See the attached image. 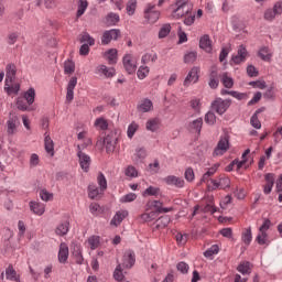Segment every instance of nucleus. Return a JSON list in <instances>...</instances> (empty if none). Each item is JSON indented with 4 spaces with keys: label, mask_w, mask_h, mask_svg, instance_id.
Wrapping results in <instances>:
<instances>
[{
    "label": "nucleus",
    "mask_w": 282,
    "mask_h": 282,
    "mask_svg": "<svg viewBox=\"0 0 282 282\" xmlns=\"http://www.w3.org/2000/svg\"><path fill=\"white\" fill-rule=\"evenodd\" d=\"M175 6L176 9L172 12L173 19H182V17H186V14L193 12V3H191V0H178Z\"/></svg>",
    "instance_id": "nucleus-1"
},
{
    "label": "nucleus",
    "mask_w": 282,
    "mask_h": 282,
    "mask_svg": "<svg viewBox=\"0 0 282 282\" xmlns=\"http://www.w3.org/2000/svg\"><path fill=\"white\" fill-rule=\"evenodd\" d=\"M229 149H230V137H228V134H225L220 137L216 148L214 149L213 156L219 158L221 155H225Z\"/></svg>",
    "instance_id": "nucleus-2"
},
{
    "label": "nucleus",
    "mask_w": 282,
    "mask_h": 282,
    "mask_svg": "<svg viewBox=\"0 0 282 282\" xmlns=\"http://www.w3.org/2000/svg\"><path fill=\"white\" fill-rule=\"evenodd\" d=\"M85 147L87 145L82 144L77 147V158L79 160L80 169L84 171V173H89V167L91 166V158L83 152Z\"/></svg>",
    "instance_id": "nucleus-3"
},
{
    "label": "nucleus",
    "mask_w": 282,
    "mask_h": 282,
    "mask_svg": "<svg viewBox=\"0 0 282 282\" xmlns=\"http://www.w3.org/2000/svg\"><path fill=\"white\" fill-rule=\"evenodd\" d=\"M230 105H232V101L230 99H221L217 98L213 104H212V109L218 113V116H224L225 111H228L230 108Z\"/></svg>",
    "instance_id": "nucleus-4"
},
{
    "label": "nucleus",
    "mask_w": 282,
    "mask_h": 282,
    "mask_svg": "<svg viewBox=\"0 0 282 282\" xmlns=\"http://www.w3.org/2000/svg\"><path fill=\"white\" fill-rule=\"evenodd\" d=\"M199 66L192 67L183 82L184 87H191V85H195V83L199 80Z\"/></svg>",
    "instance_id": "nucleus-5"
},
{
    "label": "nucleus",
    "mask_w": 282,
    "mask_h": 282,
    "mask_svg": "<svg viewBox=\"0 0 282 282\" xmlns=\"http://www.w3.org/2000/svg\"><path fill=\"white\" fill-rule=\"evenodd\" d=\"M247 58H248V50H246V46L242 44L238 47L237 54L232 55L230 65H241V63H246Z\"/></svg>",
    "instance_id": "nucleus-6"
},
{
    "label": "nucleus",
    "mask_w": 282,
    "mask_h": 282,
    "mask_svg": "<svg viewBox=\"0 0 282 282\" xmlns=\"http://www.w3.org/2000/svg\"><path fill=\"white\" fill-rule=\"evenodd\" d=\"M123 67L128 74H135V69H138V62L135 57L131 54H126L123 56Z\"/></svg>",
    "instance_id": "nucleus-7"
},
{
    "label": "nucleus",
    "mask_w": 282,
    "mask_h": 282,
    "mask_svg": "<svg viewBox=\"0 0 282 282\" xmlns=\"http://www.w3.org/2000/svg\"><path fill=\"white\" fill-rule=\"evenodd\" d=\"M133 265H135V252L128 249L123 253L121 267L126 268V270H131Z\"/></svg>",
    "instance_id": "nucleus-8"
},
{
    "label": "nucleus",
    "mask_w": 282,
    "mask_h": 282,
    "mask_svg": "<svg viewBox=\"0 0 282 282\" xmlns=\"http://www.w3.org/2000/svg\"><path fill=\"white\" fill-rule=\"evenodd\" d=\"M144 19H147L149 23H158L160 20V12L155 9V4H148L144 10Z\"/></svg>",
    "instance_id": "nucleus-9"
},
{
    "label": "nucleus",
    "mask_w": 282,
    "mask_h": 282,
    "mask_svg": "<svg viewBox=\"0 0 282 282\" xmlns=\"http://www.w3.org/2000/svg\"><path fill=\"white\" fill-rule=\"evenodd\" d=\"M147 210H152V213H171L173 207H162L160 200H149L147 204Z\"/></svg>",
    "instance_id": "nucleus-10"
},
{
    "label": "nucleus",
    "mask_w": 282,
    "mask_h": 282,
    "mask_svg": "<svg viewBox=\"0 0 282 282\" xmlns=\"http://www.w3.org/2000/svg\"><path fill=\"white\" fill-rule=\"evenodd\" d=\"M119 36H120V30L118 29L106 31L101 36V43L102 45H109L111 41H118Z\"/></svg>",
    "instance_id": "nucleus-11"
},
{
    "label": "nucleus",
    "mask_w": 282,
    "mask_h": 282,
    "mask_svg": "<svg viewBox=\"0 0 282 282\" xmlns=\"http://www.w3.org/2000/svg\"><path fill=\"white\" fill-rule=\"evenodd\" d=\"M127 217H129V210L127 209L118 210L112 217V219L110 220V226H115V228H118V226H120V224H122V221H124Z\"/></svg>",
    "instance_id": "nucleus-12"
},
{
    "label": "nucleus",
    "mask_w": 282,
    "mask_h": 282,
    "mask_svg": "<svg viewBox=\"0 0 282 282\" xmlns=\"http://www.w3.org/2000/svg\"><path fill=\"white\" fill-rule=\"evenodd\" d=\"M213 189L220 188L221 191H226V188H230V178L228 176H220L217 180H212Z\"/></svg>",
    "instance_id": "nucleus-13"
},
{
    "label": "nucleus",
    "mask_w": 282,
    "mask_h": 282,
    "mask_svg": "<svg viewBox=\"0 0 282 282\" xmlns=\"http://www.w3.org/2000/svg\"><path fill=\"white\" fill-rule=\"evenodd\" d=\"M165 184H167V186H175V188H184V185L186 184V182L184 181V178L175 176V175H169L164 178Z\"/></svg>",
    "instance_id": "nucleus-14"
},
{
    "label": "nucleus",
    "mask_w": 282,
    "mask_h": 282,
    "mask_svg": "<svg viewBox=\"0 0 282 282\" xmlns=\"http://www.w3.org/2000/svg\"><path fill=\"white\" fill-rule=\"evenodd\" d=\"M116 144H118V138L113 134H108L104 139V145L106 147L107 153H113L116 151Z\"/></svg>",
    "instance_id": "nucleus-15"
},
{
    "label": "nucleus",
    "mask_w": 282,
    "mask_h": 282,
    "mask_svg": "<svg viewBox=\"0 0 282 282\" xmlns=\"http://www.w3.org/2000/svg\"><path fill=\"white\" fill-rule=\"evenodd\" d=\"M21 90V84L14 83V80H4V91L8 96H12V94L17 95Z\"/></svg>",
    "instance_id": "nucleus-16"
},
{
    "label": "nucleus",
    "mask_w": 282,
    "mask_h": 282,
    "mask_svg": "<svg viewBox=\"0 0 282 282\" xmlns=\"http://www.w3.org/2000/svg\"><path fill=\"white\" fill-rule=\"evenodd\" d=\"M76 85H78V78L72 77L66 88V100L68 102H72V100H74V89H76Z\"/></svg>",
    "instance_id": "nucleus-17"
},
{
    "label": "nucleus",
    "mask_w": 282,
    "mask_h": 282,
    "mask_svg": "<svg viewBox=\"0 0 282 282\" xmlns=\"http://www.w3.org/2000/svg\"><path fill=\"white\" fill-rule=\"evenodd\" d=\"M17 127H19V117L10 115L7 121V131L9 135H14L17 133Z\"/></svg>",
    "instance_id": "nucleus-18"
},
{
    "label": "nucleus",
    "mask_w": 282,
    "mask_h": 282,
    "mask_svg": "<svg viewBox=\"0 0 282 282\" xmlns=\"http://www.w3.org/2000/svg\"><path fill=\"white\" fill-rule=\"evenodd\" d=\"M274 174L268 173L264 175L265 184L263 186L264 195H270L272 193V188L274 187Z\"/></svg>",
    "instance_id": "nucleus-19"
},
{
    "label": "nucleus",
    "mask_w": 282,
    "mask_h": 282,
    "mask_svg": "<svg viewBox=\"0 0 282 282\" xmlns=\"http://www.w3.org/2000/svg\"><path fill=\"white\" fill-rule=\"evenodd\" d=\"M104 58L108 61L109 65H116L118 63V50L110 48L104 53Z\"/></svg>",
    "instance_id": "nucleus-20"
},
{
    "label": "nucleus",
    "mask_w": 282,
    "mask_h": 282,
    "mask_svg": "<svg viewBox=\"0 0 282 282\" xmlns=\"http://www.w3.org/2000/svg\"><path fill=\"white\" fill-rule=\"evenodd\" d=\"M258 55L261 61L270 63V61H272V56H274V52H272L270 47L263 46L259 50Z\"/></svg>",
    "instance_id": "nucleus-21"
},
{
    "label": "nucleus",
    "mask_w": 282,
    "mask_h": 282,
    "mask_svg": "<svg viewBox=\"0 0 282 282\" xmlns=\"http://www.w3.org/2000/svg\"><path fill=\"white\" fill-rule=\"evenodd\" d=\"M138 111L140 113H149V111H153V101H151V99H142L138 105Z\"/></svg>",
    "instance_id": "nucleus-22"
},
{
    "label": "nucleus",
    "mask_w": 282,
    "mask_h": 282,
    "mask_svg": "<svg viewBox=\"0 0 282 282\" xmlns=\"http://www.w3.org/2000/svg\"><path fill=\"white\" fill-rule=\"evenodd\" d=\"M199 47L200 50H204L207 52V54H210L213 52V42L210 41L209 35H203L199 40Z\"/></svg>",
    "instance_id": "nucleus-23"
},
{
    "label": "nucleus",
    "mask_w": 282,
    "mask_h": 282,
    "mask_svg": "<svg viewBox=\"0 0 282 282\" xmlns=\"http://www.w3.org/2000/svg\"><path fill=\"white\" fill-rule=\"evenodd\" d=\"M105 191L101 187L96 186L95 184H90L88 186V197L90 199H99L102 196Z\"/></svg>",
    "instance_id": "nucleus-24"
},
{
    "label": "nucleus",
    "mask_w": 282,
    "mask_h": 282,
    "mask_svg": "<svg viewBox=\"0 0 282 282\" xmlns=\"http://www.w3.org/2000/svg\"><path fill=\"white\" fill-rule=\"evenodd\" d=\"M17 78V64L14 63H9L6 65V79L7 82L9 80H15Z\"/></svg>",
    "instance_id": "nucleus-25"
},
{
    "label": "nucleus",
    "mask_w": 282,
    "mask_h": 282,
    "mask_svg": "<svg viewBox=\"0 0 282 282\" xmlns=\"http://www.w3.org/2000/svg\"><path fill=\"white\" fill-rule=\"evenodd\" d=\"M30 210H32L34 215L41 217V215H44L45 213V205L43 203L32 200L30 202Z\"/></svg>",
    "instance_id": "nucleus-26"
},
{
    "label": "nucleus",
    "mask_w": 282,
    "mask_h": 282,
    "mask_svg": "<svg viewBox=\"0 0 282 282\" xmlns=\"http://www.w3.org/2000/svg\"><path fill=\"white\" fill-rule=\"evenodd\" d=\"M44 137L45 151L51 158H54V140H52V137L47 132H45Z\"/></svg>",
    "instance_id": "nucleus-27"
},
{
    "label": "nucleus",
    "mask_w": 282,
    "mask_h": 282,
    "mask_svg": "<svg viewBox=\"0 0 282 282\" xmlns=\"http://www.w3.org/2000/svg\"><path fill=\"white\" fill-rule=\"evenodd\" d=\"M97 74H104L106 78H113L116 76V68H109L106 65H99L97 68Z\"/></svg>",
    "instance_id": "nucleus-28"
},
{
    "label": "nucleus",
    "mask_w": 282,
    "mask_h": 282,
    "mask_svg": "<svg viewBox=\"0 0 282 282\" xmlns=\"http://www.w3.org/2000/svg\"><path fill=\"white\" fill-rule=\"evenodd\" d=\"M68 257H69V248L65 243H62L59 246V251H58L59 263H65Z\"/></svg>",
    "instance_id": "nucleus-29"
},
{
    "label": "nucleus",
    "mask_w": 282,
    "mask_h": 282,
    "mask_svg": "<svg viewBox=\"0 0 282 282\" xmlns=\"http://www.w3.org/2000/svg\"><path fill=\"white\" fill-rule=\"evenodd\" d=\"M67 232H69V221L61 223L55 229V235H58V237H65Z\"/></svg>",
    "instance_id": "nucleus-30"
},
{
    "label": "nucleus",
    "mask_w": 282,
    "mask_h": 282,
    "mask_svg": "<svg viewBox=\"0 0 282 282\" xmlns=\"http://www.w3.org/2000/svg\"><path fill=\"white\" fill-rule=\"evenodd\" d=\"M169 224H171V217L165 215V216L160 217L154 223V226H155L156 230H162L163 228H166V226H169Z\"/></svg>",
    "instance_id": "nucleus-31"
},
{
    "label": "nucleus",
    "mask_w": 282,
    "mask_h": 282,
    "mask_svg": "<svg viewBox=\"0 0 282 282\" xmlns=\"http://www.w3.org/2000/svg\"><path fill=\"white\" fill-rule=\"evenodd\" d=\"M238 272L240 274H251L252 273V264L249 261L240 262L237 267Z\"/></svg>",
    "instance_id": "nucleus-32"
},
{
    "label": "nucleus",
    "mask_w": 282,
    "mask_h": 282,
    "mask_svg": "<svg viewBox=\"0 0 282 282\" xmlns=\"http://www.w3.org/2000/svg\"><path fill=\"white\" fill-rule=\"evenodd\" d=\"M208 85L212 89H217V87H219V75L217 70L210 72Z\"/></svg>",
    "instance_id": "nucleus-33"
},
{
    "label": "nucleus",
    "mask_w": 282,
    "mask_h": 282,
    "mask_svg": "<svg viewBox=\"0 0 282 282\" xmlns=\"http://www.w3.org/2000/svg\"><path fill=\"white\" fill-rule=\"evenodd\" d=\"M147 158V150L144 148H139L135 150L132 155V160L138 164V162H142Z\"/></svg>",
    "instance_id": "nucleus-34"
},
{
    "label": "nucleus",
    "mask_w": 282,
    "mask_h": 282,
    "mask_svg": "<svg viewBox=\"0 0 282 282\" xmlns=\"http://www.w3.org/2000/svg\"><path fill=\"white\" fill-rule=\"evenodd\" d=\"M219 170V163L214 164L212 167L207 170V172L203 175L200 182H208V178L213 177L215 173Z\"/></svg>",
    "instance_id": "nucleus-35"
},
{
    "label": "nucleus",
    "mask_w": 282,
    "mask_h": 282,
    "mask_svg": "<svg viewBox=\"0 0 282 282\" xmlns=\"http://www.w3.org/2000/svg\"><path fill=\"white\" fill-rule=\"evenodd\" d=\"M95 127L101 131H107L109 129V121L102 117H99L95 120Z\"/></svg>",
    "instance_id": "nucleus-36"
},
{
    "label": "nucleus",
    "mask_w": 282,
    "mask_h": 282,
    "mask_svg": "<svg viewBox=\"0 0 282 282\" xmlns=\"http://www.w3.org/2000/svg\"><path fill=\"white\" fill-rule=\"evenodd\" d=\"M126 268L122 264H118L113 272V279L118 282L124 281V273L122 272Z\"/></svg>",
    "instance_id": "nucleus-37"
},
{
    "label": "nucleus",
    "mask_w": 282,
    "mask_h": 282,
    "mask_svg": "<svg viewBox=\"0 0 282 282\" xmlns=\"http://www.w3.org/2000/svg\"><path fill=\"white\" fill-rule=\"evenodd\" d=\"M241 241H243L245 246H249L252 242V229L250 227L242 231Z\"/></svg>",
    "instance_id": "nucleus-38"
},
{
    "label": "nucleus",
    "mask_w": 282,
    "mask_h": 282,
    "mask_svg": "<svg viewBox=\"0 0 282 282\" xmlns=\"http://www.w3.org/2000/svg\"><path fill=\"white\" fill-rule=\"evenodd\" d=\"M6 276L8 281H19V274H17V271L14 270V267L9 265L6 269Z\"/></svg>",
    "instance_id": "nucleus-39"
},
{
    "label": "nucleus",
    "mask_w": 282,
    "mask_h": 282,
    "mask_svg": "<svg viewBox=\"0 0 282 282\" xmlns=\"http://www.w3.org/2000/svg\"><path fill=\"white\" fill-rule=\"evenodd\" d=\"M159 128H160V119L158 118L150 119L145 124V129L148 131H158Z\"/></svg>",
    "instance_id": "nucleus-40"
},
{
    "label": "nucleus",
    "mask_w": 282,
    "mask_h": 282,
    "mask_svg": "<svg viewBox=\"0 0 282 282\" xmlns=\"http://www.w3.org/2000/svg\"><path fill=\"white\" fill-rule=\"evenodd\" d=\"M256 240L260 246H268V243H270V239H268V232L261 230H259Z\"/></svg>",
    "instance_id": "nucleus-41"
},
{
    "label": "nucleus",
    "mask_w": 282,
    "mask_h": 282,
    "mask_svg": "<svg viewBox=\"0 0 282 282\" xmlns=\"http://www.w3.org/2000/svg\"><path fill=\"white\" fill-rule=\"evenodd\" d=\"M24 100H26L28 105H34V98H36V91L34 88H30L24 93Z\"/></svg>",
    "instance_id": "nucleus-42"
},
{
    "label": "nucleus",
    "mask_w": 282,
    "mask_h": 282,
    "mask_svg": "<svg viewBox=\"0 0 282 282\" xmlns=\"http://www.w3.org/2000/svg\"><path fill=\"white\" fill-rule=\"evenodd\" d=\"M144 197H158L160 195V188L155 186H149L142 194Z\"/></svg>",
    "instance_id": "nucleus-43"
},
{
    "label": "nucleus",
    "mask_w": 282,
    "mask_h": 282,
    "mask_svg": "<svg viewBox=\"0 0 282 282\" xmlns=\"http://www.w3.org/2000/svg\"><path fill=\"white\" fill-rule=\"evenodd\" d=\"M137 8H138V1L129 0L126 7L127 14H129V17H133V14H135Z\"/></svg>",
    "instance_id": "nucleus-44"
},
{
    "label": "nucleus",
    "mask_w": 282,
    "mask_h": 282,
    "mask_svg": "<svg viewBox=\"0 0 282 282\" xmlns=\"http://www.w3.org/2000/svg\"><path fill=\"white\" fill-rule=\"evenodd\" d=\"M138 199V195L135 193H129L120 197V204H131V202H135Z\"/></svg>",
    "instance_id": "nucleus-45"
},
{
    "label": "nucleus",
    "mask_w": 282,
    "mask_h": 282,
    "mask_svg": "<svg viewBox=\"0 0 282 282\" xmlns=\"http://www.w3.org/2000/svg\"><path fill=\"white\" fill-rule=\"evenodd\" d=\"M64 72L69 75L74 74L76 72V64L72 59H67L64 63Z\"/></svg>",
    "instance_id": "nucleus-46"
},
{
    "label": "nucleus",
    "mask_w": 282,
    "mask_h": 282,
    "mask_svg": "<svg viewBox=\"0 0 282 282\" xmlns=\"http://www.w3.org/2000/svg\"><path fill=\"white\" fill-rule=\"evenodd\" d=\"M197 61V52L193 51L184 55V63L186 65H193Z\"/></svg>",
    "instance_id": "nucleus-47"
},
{
    "label": "nucleus",
    "mask_w": 282,
    "mask_h": 282,
    "mask_svg": "<svg viewBox=\"0 0 282 282\" xmlns=\"http://www.w3.org/2000/svg\"><path fill=\"white\" fill-rule=\"evenodd\" d=\"M88 248H90V250H96V248H98V246H100V237L98 236H91L90 238H88Z\"/></svg>",
    "instance_id": "nucleus-48"
},
{
    "label": "nucleus",
    "mask_w": 282,
    "mask_h": 282,
    "mask_svg": "<svg viewBox=\"0 0 282 282\" xmlns=\"http://www.w3.org/2000/svg\"><path fill=\"white\" fill-rule=\"evenodd\" d=\"M214 254H219V245H213L204 252V257H206V259H212Z\"/></svg>",
    "instance_id": "nucleus-49"
},
{
    "label": "nucleus",
    "mask_w": 282,
    "mask_h": 282,
    "mask_svg": "<svg viewBox=\"0 0 282 282\" xmlns=\"http://www.w3.org/2000/svg\"><path fill=\"white\" fill-rule=\"evenodd\" d=\"M158 61V54L155 53H147L142 56L141 63L147 65V63H155Z\"/></svg>",
    "instance_id": "nucleus-50"
},
{
    "label": "nucleus",
    "mask_w": 282,
    "mask_h": 282,
    "mask_svg": "<svg viewBox=\"0 0 282 282\" xmlns=\"http://www.w3.org/2000/svg\"><path fill=\"white\" fill-rule=\"evenodd\" d=\"M276 14L272 8H269L264 11L263 19L264 21H268L269 23H272L276 19Z\"/></svg>",
    "instance_id": "nucleus-51"
},
{
    "label": "nucleus",
    "mask_w": 282,
    "mask_h": 282,
    "mask_svg": "<svg viewBox=\"0 0 282 282\" xmlns=\"http://www.w3.org/2000/svg\"><path fill=\"white\" fill-rule=\"evenodd\" d=\"M203 124H204V119L198 118L189 124V129H192L193 131H196V133H199V131H202Z\"/></svg>",
    "instance_id": "nucleus-52"
},
{
    "label": "nucleus",
    "mask_w": 282,
    "mask_h": 282,
    "mask_svg": "<svg viewBox=\"0 0 282 282\" xmlns=\"http://www.w3.org/2000/svg\"><path fill=\"white\" fill-rule=\"evenodd\" d=\"M149 66H140L138 72H137V76L140 80H144V78H147V76H149Z\"/></svg>",
    "instance_id": "nucleus-53"
},
{
    "label": "nucleus",
    "mask_w": 282,
    "mask_h": 282,
    "mask_svg": "<svg viewBox=\"0 0 282 282\" xmlns=\"http://www.w3.org/2000/svg\"><path fill=\"white\" fill-rule=\"evenodd\" d=\"M188 237H189L188 234H182V232L176 234L175 236L176 243L178 246H186L188 241Z\"/></svg>",
    "instance_id": "nucleus-54"
},
{
    "label": "nucleus",
    "mask_w": 282,
    "mask_h": 282,
    "mask_svg": "<svg viewBox=\"0 0 282 282\" xmlns=\"http://www.w3.org/2000/svg\"><path fill=\"white\" fill-rule=\"evenodd\" d=\"M89 3H87L86 0H79L78 3V9H77V19H79V17H83L85 14V11L87 10Z\"/></svg>",
    "instance_id": "nucleus-55"
},
{
    "label": "nucleus",
    "mask_w": 282,
    "mask_h": 282,
    "mask_svg": "<svg viewBox=\"0 0 282 282\" xmlns=\"http://www.w3.org/2000/svg\"><path fill=\"white\" fill-rule=\"evenodd\" d=\"M138 129H140V126L134 121L129 124L127 135L130 140L135 135V131H138Z\"/></svg>",
    "instance_id": "nucleus-56"
},
{
    "label": "nucleus",
    "mask_w": 282,
    "mask_h": 282,
    "mask_svg": "<svg viewBox=\"0 0 282 282\" xmlns=\"http://www.w3.org/2000/svg\"><path fill=\"white\" fill-rule=\"evenodd\" d=\"M171 34V24H163L159 31V39H166Z\"/></svg>",
    "instance_id": "nucleus-57"
},
{
    "label": "nucleus",
    "mask_w": 282,
    "mask_h": 282,
    "mask_svg": "<svg viewBox=\"0 0 282 282\" xmlns=\"http://www.w3.org/2000/svg\"><path fill=\"white\" fill-rule=\"evenodd\" d=\"M80 43H88V45H96V40L89 35V33H82L80 34Z\"/></svg>",
    "instance_id": "nucleus-58"
},
{
    "label": "nucleus",
    "mask_w": 282,
    "mask_h": 282,
    "mask_svg": "<svg viewBox=\"0 0 282 282\" xmlns=\"http://www.w3.org/2000/svg\"><path fill=\"white\" fill-rule=\"evenodd\" d=\"M228 96H232V98H236L237 100H248V94L246 93H239V91H227Z\"/></svg>",
    "instance_id": "nucleus-59"
},
{
    "label": "nucleus",
    "mask_w": 282,
    "mask_h": 282,
    "mask_svg": "<svg viewBox=\"0 0 282 282\" xmlns=\"http://www.w3.org/2000/svg\"><path fill=\"white\" fill-rule=\"evenodd\" d=\"M97 183L99 185V188H101V191H105L107 188V177H105V174H102V172L98 173Z\"/></svg>",
    "instance_id": "nucleus-60"
},
{
    "label": "nucleus",
    "mask_w": 282,
    "mask_h": 282,
    "mask_svg": "<svg viewBox=\"0 0 282 282\" xmlns=\"http://www.w3.org/2000/svg\"><path fill=\"white\" fill-rule=\"evenodd\" d=\"M221 83L224 87H226L227 89H232V85H235V82L232 80V78L228 77V75L226 74L223 75Z\"/></svg>",
    "instance_id": "nucleus-61"
},
{
    "label": "nucleus",
    "mask_w": 282,
    "mask_h": 282,
    "mask_svg": "<svg viewBox=\"0 0 282 282\" xmlns=\"http://www.w3.org/2000/svg\"><path fill=\"white\" fill-rule=\"evenodd\" d=\"M155 212H145L144 214L141 215V220L149 223V221H153V219H155Z\"/></svg>",
    "instance_id": "nucleus-62"
},
{
    "label": "nucleus",
    "mask_w": 282,
    "mask_h": 282,
    "mask_svg": "<svg viewBox=\"0 0 282 282\" xmlns=\"http://www.w3.org/2000/svg\"><path fill=\"white\" fill-rule=\"evenodd\" d=\"M205 122L210 126L215 124L217 122V117L215 116V112H207L205 116Z\"/></svg>",
    "instance_id": "nucleus-63"
},
{
    "label": "nucleus",
    "mask_w": 282,
    "mask_h": 282,
    "mask_svg": "<svg viewBox=\"0 0 282 282\" xmlns=\"http://www.w3.org/2000/svg\"><path fill=\"white\" fill-rule=\"evenodd\" d=\"M126 176L127 177H138V170L133 165H129L126 169Z\"/></svg>",
    "instance_id": "nucleus-64"
}]
</instances>
